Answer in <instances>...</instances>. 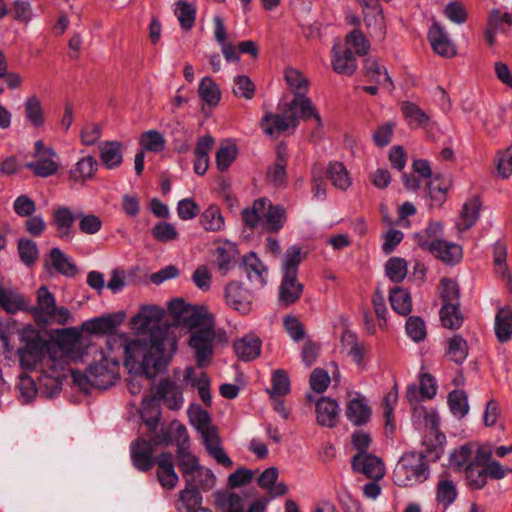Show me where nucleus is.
<instances>
[{"label": "nucleus", "instance_id": "obj_37", "mask_svg": "<svg viewBox=\"0 0 512 512\" xmlns=\"http://www.w3.org/2000/svg\"><path fill=\"white\" fill-rule=\"evenodd\" d=\"M442 234V225L438 222H431L423 231L415 233L414 239L420 248L430 251L432 249L431 243L440 242L442 240Z\"/></svg>", "mask_w": 512, "mask_h": 512}, {"label": "nucleus", "instance_id": "obj_39", "mask_svg": "<svg viewBox=\"0 0 512 512\" xmlns=\"http://www.w3.org/2000/svg\"><path fill=\"white\" fill-rule=\"evenodd\" d=\"M0 306L9 314L27 310L26 302L21 294L2 286L0 287Z\"/></svg>", "mask_w": 512, "mask_h": 512}, {"label": "nucleus", "instance_id": "obj_21", "mask_svg": "<svg viewBox=\"0 0 512 512\" xmlns=\"http://www.w3.org/2000/svg\"><path fill=\"white\" fill-rule=\"evenodd\" d=\"M331 64L334 72L340 75L351 76L357 69V60L351 49L339 45L333 46Z\"/></svg>", "mask_w": 512, "mask_h": 512}, {"label": "nucleus", "instance_id": "obj_24", "mask_svg": "<svg viewBox=\"0 0 512 512\" xmlns=\"http://www.w3.org/2000/svg\"><path fill=\"white\" fill-rule=\"evenodd\" d=\"M316 420L320 426L332 428L336 426L339 416V405L330 397H321L316 402Z\"/></svg>", "mask_w": 512, "mask_h": 512}, {"label": "nucleus", "instance_id": "obj_35", "mask_svg": "<svg viewBox=\"0 0 512 512\" xmlns=\"http://www.w3.org/2000/svg\"><path fill=\"white\" fill-rule=\"evenodd\" d=\"M238 256L237 246L231 242H226L222 246L217 247L216 249V258L217 265L219 271L225 275L231 269L234 268L236 264V259Z\"/></svg>", "mask_w": 512, "mask_h": 512}, {"label": "nucleus", "instance_id": "obj_2", "mask_svg": "<svg viewBox=\"0 0 512 512\" xmlns=\"http://www.w3.org/2000/svg\"><path fill=\"white\" fill-rule=\"evenodd\" d=\"M119 362L100 351V358L90 364L85 372L72 371L74 382L87 391L90 387L107 389L115 384L119 376Z\"/></svg>", "mask_w": 512, "mask_h": 512}, {"label": "nucleus", "instance_id": "obj_56", "mask_svg": "<svg viewBox=\"0 0 512 512\" xmlns=\"http://www.w3.org/2000/svg\"><path fill=\"white\" fill-rule=\"evenodd\" d=\"M365 70L366 76L370 81L386 86L388 89L393 87V83L386 68L380 65L376 60H367Z\"/></svg>", "mask_w": 512, "mask_h": 512}, {"label": "nucleus", "instance_id": "obj_50", "mask_svg": "<svg viewBox=\"0 0 512 512\" xmlns=\"http://www.w3.org/2000/svg\"><path fill=\"white\" fill-rule=\"evenodd\" d=\"M465 477L467 487L471 490H481L487 483L485 467L478 461L466 467Z\"/></svg>", "mask_w": 512, "mask_h": 512}, {"label": "nucleus", "instance_id": "obj_20", "mask_svg": "<svg viewBox=\"0 0 512 512\" xmlns=\"http://www.w3.org/2000/svg\"><path fill=\"white\" fill-rule=\"evenodd\" d=\"M345 415L354 426H363L370 421L372 410L365 396L355 393V396L348 400Z\"/></svg>", "mask_w": 512, "mask_h": 512}, {"label": "nucleus", "instance_id": "obj_14", "mask_svg": "<svg viewBox=\"0 0 512 512\" xmlns=\"http://www.w3.org/2000/svg\"><path fill=\"white\" fill-rule=\"evenodd\" d=\"M130 457L133 466L141 472L151 470L156 464V458L153 457V445L143 438L131 442Z\"/></svg>", "mask_w": 512, "mask_h": 512}, {"label": "nucleus", "instance_id": "obj_32", "mask_svg": "<svg viewBox=\"0 0 512 512\" xmlns=\"http://www.w3.org/2000/svg\"><path fill=\"white\" fill-rule=\"evenodd\" d=\"M262 342L259 337L247 335L234 343V351L239 359L251 361L261 353Z\"/></svg>", "mask_w": 512, "mask_h": 512}, {"label": "nucleus", "instance_id": "obj_52", "mask_svg": "<svg viewBox=\"0 0 512 512\" xmlns=\"http://www.w3.org/2000/svg\"><path fill=\"white\" fill-rule=\"evenodd\" d=\"M200 222L206 231L217 232L224 228V217L218 206L211 205L201 214Z\"/></svg>", "mask_w": 512, "mask_h": 512}, {"label": "nucleus", "instance_id": "obj_12", "mask_svg": "<svg viewBox=\"0 0 512 512\" xmlns=\"http://www.w3.org/2000/svg\"><path fill=\"white\" fill-rule=\"evenodd\" d=\"M260 126L264 133L270 137H278L288 129H295L298 126L297 117L289 115L287 110L283 113H266L261 119Z\"/></svg>", "mask_w": 512, "mask_h": 512}, {"label": "nucleus", "instance_id": "obj_43", "mask_svg": "<svg viewBox=\"0 0 512 512\" xmlns=\"http://www.w3.org/2000/svg\"><path fill=\"white\" fill-rule=\"evenodd\" d=\"M342 343L348 348V355L353 359L355 364L359 367H363L366 348L358 341L356 334L345 331L342 335Z\"/></svg>", "mask_w": 512, "mask_h": 512}, {"label": "nucleus", "instance_id": "obj_42", "mask_svg": "<svg viewBox=\"0 0 512 512\" xmlns=\"http://www.w3.org/2000/svg\"><path fill=\"white\" fill-rule=\"evenodd\" d=\"M174 13L182 29L190 30L195 24L197 9L185 0H178L175 3Z\"/></svg>", "mask_w": 512, "mask_h": 512}, {"label": "nucleus", "instance_id": "obj_3", "mask_svg": "<svg viewBox=\"0 0 512 512\" xmlns=\"http://www.w3.org/2000/svg\"><path fill=\"white\" fill-rule=\"evenodd\" d=\"M303 259L302 249L296 245L288 247L283 255L279 301L285 306L295 303L303 293V285L297 280L298 267Z\"/></svg>", "mask_w": 512, "mask_h": 512}, {"label": "nucleus", "instance_id": "obj_17", "mask_svg": "<svg viewBox=\"0 0 512 512\" xmlns=\"http://www.w3.org/2000/svg\"><path fill=\"white\" fill-rule=\"evenodd\" d=\"M78 219V212L74 213L68 206H59L52 213V223L57 230V236L64 241L74 238V222Z\"/></svg>", "mask_w": 512, "mask_h": 512}, {"label": "nucleus", "instance_id": "obj_44", "mask_svg": "<svg viewBox=\"0 0 512 512\" xmlns=\"http://www.w3.org/2000/svg\"><path fill=\"white\" fill-rule=\"evenodd\" d=\"M55 157L42 156L37 160L26 164V168L31 170L35 176L47 178L57 173L59 164L54 161Z\"/></svg>", "mask_w": 512, "mask_h": 512}, {"label": "nucleus", "instance_id": "obj_30", "mask_svg": "<svg viewBox=\"0 0 512 512\" xmlns=\"http://www.w3.org/2000/svg\"><path fill=\"white\" fill-rule=\"evenodd\" d=\"M177 460L185 482L188 483V485L194 484L193 476L201 467L198 458L193 455L189 449L180 447V449H177Z\"/></svg>", "mask_w": 512, "mask_h": 512}, {"label": "nucleus", "instance_id": "obj_46", "mask_svg": "<svg viewBox=\"0 0 512 512\" xmlns=\"http://www.w3.org/2000/svg\"><path fill=\"white\" fill-rule=\"evenodd\" d=\"M363 13L366 26L375 34L383 37L385 35V20L381 5L378 3L364 10Z\"/></svg>", "mask_w": 512, "mask_h": 512}, {"label": "nucleus", "instance_id": "obj_55", "mask_svg": "<svg viewBox=\"0 0 512 512\" xmlns=\"http://www.w3.org/2000/svg\"><path fill=\"white\" fill-rule=\"evenodd\" d=\"M216 504L222 512H243V498L231 492H217Z\"/></svg>", "mask_w": 512, "mask_h": 512}, {"label": "nucleus", "instance_id": "obj_16", "mask_svg": "<svg viewBox=\"0 0 512 512\" xmlns=\"http://www.w3.org/2000/svg\"><path fill=\"white\" fill-rule=\"evenodd\" d=\"M226 303L241 314H248L252 310V293L238 282H231L225 288Z\"/></svg>", "mask_w": 512, "mask_h": 512}, {"label": "nucleus", "instance_id": "obj_8", "mask_svg": "<svg viewBox=\"0 0 512 512\" xmlns=\"http://www.w3.org/2000/svg\"><path fill=\"white\" fill-rule=\"evenodd\" d=\"M23 339L25 344L18 349L20 365L27 370H31L39 362L43 361L48 353V346L38 334H34L31 337L24 336Z\"/></svg>", "mask_w": 512, "mask_h": 512}, {"label": "nucleus", "instance_id": "obj_48", "mask_svg": "<svg viewBox=\"0 0 512 512\" xmlns=\"http://www.w3.org/2000/svg\"><path fill=\"white\" fill-rule=\"evenodd\" d=\"M480 203L477 199L470 200L463 205L460 213V219L457 222V228L460 231L470 229L478 220Z\"/></svg>", "mask_w": 512, "mask_h": 512}, {"label": "nucleus", "instance_id": "obj_61", "mask_svg": "<svg viewBox=\"0 0 512 512\" xmlns=\"http://www.w3.org/2000/svg\"><path fill=\"white\" fill-rule=\"evenodd\" d=\"M272 398L282 397L290 392V379L284 369H278L272 374V388L268 390Z\"/></svg>", "mask_w": 512, "mask_h": 512}, {"label": "nucleus", "instance_id": "obj_22", "mask_svg": "<svg viewBox=\"0 0 512 512\" xmlns=\"http://www.w3.org/2000/svg\"><path fill=\"white\" fill-rule=\"evenodd\" d=\"M99 158L104 168L113 170L123 162V145L119 141H103L98 145Z\"/></svg>", "mask_w": 512, "mask_h": 512}, {"label": "nucleus", "instance_id": "obj_4", "mask_svg": "<svg viewBox=\"0 0 512 512\" xmlns=\"http://www.w3.org/2000/svg\"><path fill=\"white\" fill-rule=\"evenodd\" d=\"M430 475L427 462L416 452L404 454L393 470V482L399 487H411L425 482Z\"/></svg>", "mask_w": 512, "mask_h": 512}, {"label": "nucleus", "instance_id": "obj_19", "mask_svg": "<svg viewBox=\"0 0 512 512\" xmlns=\"http://www.w3.org/2000/svg\"><path fill=\"white\" fill-rule=\"evenodd\" d=\"M153 397L156 401H165L167 407L171 410H179L183 404V394L181 388L173 381L161 380L153 390Z\"/></svg>", "mask_w": 512, "mask_h": 512}, {"label": "nucleus", "instance_id": "obj_47", "mask_svg": "<svg viewBox=\"0 0 512 512\" xmlns=\"http://www.w3.org/2000/svg\"><path fill=\"white\" fill-rule=\"evenodd\" d=\"M401 111L407 120L408 124L413 127H421L426 125L430 117L415 103L406 101L401 105Z\"/></svg>", "mask_w": 512, "mask_h": 512}, {"label": "nucleus", "instance_id": "obj_58", "mask_svg": "<svg viewBox=\"0 0 512 512\" xmlns=\"http://www.w3.org/2000/svg\"><path fill=\"white\" fill-rule=\"evenodd\" d=\"M269 205V199L259 198L254 201L252 207L245 208L242 212V219L246 226L254 228L261 221L262 213L266 206Z\"/></svg>", "mask_w": 512, "mask_h": 512}, {"label": "nucleus", "instance_id": "obj_10", "mask_svg": "<svg viewBox=\"0 0 512 512\" xmlns=\"http://www.w3.org/2000/svg\"><path fill=\"white\" fill-rule=\"evenodd\" d=\"M98 161L92 155H86L74 163L68 170L70 187H83L91 181L98 171Z\"/></svg>", "mask_w": 512, "mask_h": 512}, {"label": "nucleus", "instance_id": "obj_34", "mask_svg": "<svg viewBox=\"0 0 512 512\" xmlns=\"http://www.w3.org/2000/svg\"><path fill=\"white\" fill-rule=\"evenodd\" d=\"M243 266L247 277L251 282L258 284L259 286H264L266 284L267 268L254 253H250L244 257Z\"/></svg>", "mask_w": 512, "mask_h": 512}, {"label": "nucleus", "instance_id": "obj_40", "mask_svg": "<svg viewBox=\"0 0 512 512\" xmlns=\"http://www.w3.org/2000/svg\"><path fill=\"white\" fill-rule=\"evenodd\" d=\"M140 415L143 422L151 431H154L157 428L161 412L155 397L150 395L143 398Z\"/></svg>", "mask_w": 512, "mask_h": 512}, {"label": "nucleus", "instance_id": "obj_23", "mask_svg": "<svg viewBox=\"0 0 512 512\" xmlns=\"http://www.w3.org/2000/svg\"><path fill=\"white\" fill-rule=\"evenodd\" d=\"M289 115L297 117V120H309L314 118L321 125V117L316 111L312 101L305 94L295 95L287 106Z\"/></svg>", "mask_w": 512, "mask_h": 512}, {"label": "nucleus", "instance_id": "obj_18", "mask_svg": "<svg viewBox=\"0 0 512 512\" xmlns=\"http://www.w3.org/2000/svg\"><path fill=\"white\" fill-rule=\"evenodd\" d=\"M157 480L161 487L166 490H173L179 481L175 471L173 456L170 452H163L156 457Z\"/></svg>", "mask_w": 512, "mask_h": 512}, {"label": "nucleus", "instance_id": "obj_6", "mask_svg": "<svg viewBox=\"0 0 512 512\" xmlns=\"http://www.w3.org/2000/svg\"><path fill=\"white\" fill-rule=\"evenodd\" d=\"M215 331L212 324V317L209 316L205 327L199 328L192 333L189 345L195 352L198 367H206L210 364L214 348Z\"/></svg>", "mask_w": 512, "mask_h": 512}, {"label": "nucleus", "instance_id": "obj_45", "mask_svg": "<svg viewBox=\"0 0 512 512\" xmlns=\"http://www.w3.org/2000/svg\"><path fill=\"white\" fill-rule=\"evenodd\" d=\"M448 358L456 364H462L468 356L467 341L461 335H454L447 341Z\"/></svg>", "mask_w": 512, "mask_h": 512}, {"label": "nucleus", "instance_id": "obj_9", "mask_svg": "<svg viewBox=\"0 0 512 512\" xmlns=\"http://www.w3.org/2000/svg\"><path fill=\"white\" fill-rule=\"evenodd\" d=\"M45 366L46 369L38 377V390L46 397L51 398L61 390V377L64 367L50 357L46 361Z\"/></svg>", "mask_w": 512, "mask_h": 512}, {"label": "nucleus", "instance_id": "obj_31", "mask_svg": "<svg viewBox=\"0 0 512 512\" xmlns=\"http://www.w3.org/2000/svg\"><path fill=\"white\" fill-rule=\"evenodd\" d=\"M24 116L27 123L39 129L45 124V113L40 98L33 94L28 96L24 103Z\"/></svg>", "mask_w": 512, "mask_h": 512}, {"label": "nucleus", "instance_id": "obj_27", "mask_svg": "<svg viewBox=\"0 0 512 512\" xmlns=\"http://www.w3.org/2000/svg\"><path fill=\"white\" fill-rule=\"evenodd\" d=\"M287 220L286 210L282 205H269L265 207L262 213V225L265 231L270 233L279 232Z\"/></svg>", "mask_w": 512, "mask_h": 512}, {"label": "nucleus", "instance_id": "obj_7", "mask_svg": "<svg viewBox=\"0 0 512 512\" xmlns=\"http://www.w3.org/2000/svg\"><path fill=\"white\" fill-rule=\"evenodd\" d=\"M424 419L426 425H430V429L423 437V449L417 454L422 456L426 462H435L443 454L446 437L438 430L439 421L436 413H426Z\"/></svg>", "mask_w": 512, "mask_h": 512}, {"label": "nucleus", "instance_id": "obj_38", "mask_svg": "<svg viewBox=\"0 0 512 512\" xmlns=\"http://www.w3.org/2000/svg\"><path fill=\"white\" fill-rule=\"evenodd\" d=\"M389 301L392 309L399 315L407 316L412 311L410 293L402 287H394L389 291Z\"/></svg>", "mask_w": 512, "mask_h": 512}, {"label": "nucleus", "instance_id": "obj_60", "mask_svg": "<svg viewBox=\"0 0 512 512\" xmlns=\"http://www.w3.org/2000/svg\"><path fill=\"white\" fill-rule=\"evenodd\" d=\"M385 272L392 282L400 283L407 276V262L402 258L392 257L385 264Z\"/></svg>", "mask_w": 512, "mask_h": 512}, {"label": "nucleus", "instance_id": "obj_11", "mask_svg": "<svg viewBox=\"0 0 512 512\" xmlns=\"http://www.w3.org/2000/svg\"><path fill=\"white\" fill-rule=\"evenodd\" d=\"M458 497L457 481L455 476L447 470L442 471L435 485V501L438 506L447 509Z\"/></svg>", "mask_w": 512, "mask_h": 512}, {"label": "nucleus", "instance_id": "obj_26", "mask_svg": "<svg viewBox=\"0 0 512 512\" xmlns=\"http://www.w3.org/2000/svg\"><path fill=\"white\" fill-rule=\"evenodd\" d=\"M431 246L429 252L445 264H457L463 257L462 247L456 243L442 239L440 242L431 243Z\"/></svg>", "mask_w": 512, "mask_h": 512}, {"label": "nucleus", "instance_id": "obj_49", "mask_svg": "<svg viewBox=\"0 0 512 512\" xmlns=\"http://www.w3.org/2000/svg\"><path fill=\"white\" fill-rule=\"evenodd\" d=\"M50 259L53 267L62 275L73 277L77 273V266L61 251L54 247L50 251Z\"/></svg>", "mask_w": 512, "mask_h": 512}, {"label": "nucleus", "instance_id": "obj_36", "mask_svg": "<svg viewBox=\"0 0 512 512\" xmlns=\"http://www.w3.org/2000/svg\"><path fill=\"white\" fill-rule=\"evenodd\" d=\"M214 22V36L216 41L222 46V53L227 61H238L239 56L233 44L227 43V33L224 26V21L219 15H215Z\"/></svg>", "mask_w": 512, "mask_h": 512}, {"label": "nucleus", "instance_id": "obj_1", "mask_svg": "<svg viewBox=\"0 0 512 512\" xmlns=\"http://www.w3.org/2000/svg\"><path fill=\"white\" fill-rule=\"evenodd\" d=\"M164 315V309L159 306L143 305L130 321L137 339L126 347V363H139L147 379L164 371L177 349L169 328L160 325Z\"/></svg>", "mask_w": 512, "mask_h": 512}, {"label": "nucleus", "instance_id": "obj_64", "mask_svg": "<svg viewBox=\"0 0 512 512\" xmlns=\"http://www.w3.org/2000/svg\"><path fill=\"white\" fill-rule=\"evenodd\" d=\"M407 336L414 342H421L426 337V327L423 319L419 316H410L405 324Z\"/></svg>", "mask_w": 512, "mask_h": 512}, {"label": "nucleus", "instance_id": "obj_54", "mask_svg": "<svg viewBox=\"0 0 512 512\" xmlns=\"http://www.w3.org/2000/svg\"><path fill=\"white\" fill-rule=\"evenodd\" d=\"M83 330L91 334H112L116 329L115 320L111 316L97 317L85 321L82 325Z\"/></svg>", "mask_w": 512, "mask_h": 512}, {"label": "nucleus", "instance_id": "obj_63", "mask_svg": "<svg viewBox=\"0 0 512 512\" xmlns=\"http://www.w3.org/2000/svg\"><path fill=\"white\" fill-rule=\"evenodd\" d=\"M448 404L452 414L462 418L469 411L468 398L464 391L453 390L448 395Z\"/></svg>", "mask_w": 512, "mask_h": 512}, {"label": "nucleus", "instance_id": "obj_28", "mask_svg": "<svg viewBox=\"0 0 512 512\" xmlns=\"http://www.w3.org/2000/svg\"><path fill=\"white\" fill-rule=\"evenodd\" d=\"M202 504V495L199 488L186 483L185 488L178 494L176 509L178 512H195Z\"/></svg>", "mask_w": 512, "mask_h": 512}, {"label": "nucleus", "instance_id": "obj_13", "mask_svg": "<svg viewBox=\"0 0 512 512\" xmlns=\"http://www.w3.org/2000/svg\"><path fill=\"white\" fill-rule=\"evenodd\" d=\"M168 309L172 315L182 320L190 327L205 325L210 316L202 313V311L196 309V307L186 304L181 298L170 301Z\"/></svg>", "mask_w": 512, "mask_h": 512}, {"label": "nucleus", "instance_id": "obj_25", "mask_svg": "<svg viewBox=\"0 0 512 512\" xmlns=\"http://www.w3.org/2000/svg\"><path fill=\"white\" fill-rule=\"evenodd\" d=\"M428 40L438 55L451 57L456 54L454 44L439 24L434 23L429 29Z\"/></svg>", "mask_w": 512, "mask_h": 512}, {"label": "nucleus", "instance_id": "obj_57", "mask_svg": "<svg viewBox=\"0 0 512 512\" xmlns=\"http://www.w3.org/2000/svg\"><path fill=\"white\" fill-rule=\"evenodd\" d=\"M284 78L294 96L306 94L309 87V81L299 70L291 67L286 68L284 71Z\"/></svg>", "mask_w": 512, "mask_h": 512}, {"label": "nucleus", "instance_id": "obj_62", "mask_svg": "<svg viewBox=\"0 0 512 512\" xmlns=\"http://www.w3.org/2000/svg\"><path fill=\"white\" fill-rule=\"evenodd\" d=\"M140 145L144 150L159 153L165 149L166 140L157 130H149L141 135Z\"/></svg>", "mask_w": 512, "mask_h": 512}, {"label": "nucleus", "instance_id": "obj_41", "mask_svg": "<svg viewBox=\"0 0 512 512\" xmlns=\"http://www.w3.org/2000/svg\"><path fill=\"white\" fill-rule=\"evenodd\" d=\"M198 93L202 101L209 106L214 107L220 102L221 91L211 77L206 76L201 79Z\"/></svg>", "mask_w": 512, "mask_h": 512}, {"label": "nucleus", "instance_id": "obj_29", "mask_svg": "<svg viewBox=\"0 0 512 512\" xmlns=\"http://www.w3.org/2000/svg\"><path fill=\"white\" fill-rule=\"evenodd\" d=\"M204 446L211 457H213L217 463L224 467L230 468L233 465L232 460L224 451L220 438L215 430L206 431L202 435Z\"/></svg>", "mask_w": 512, "mask_h": 512}, {"label": "nucleus", "instance_id": "obj_59", "mask_svg": "<svg viewBox=\"0 0 512 512\" xmlns=\"http://www.w3.org/2000/svg\"><path fill=\"white\" fill-rule=\"evenodd\" d=\"M440 320L444 327L458 329L463 323V315L454 304H443L440 310Z\"/></svg>", "mask_w": 512, "mask_h": 512}, {"label": "nucleus", "instance_id": "obj_5", "mask_svg": "<svg viewBox=\"0 0 512 512\" xmlns=\"http://www.w3.org/2000/svg\"><path fill=\"white\" fill-rule=\"evenodd\" d=\"M38 324L66 325L72 320L71 312L64 306L58 307L54 295L46 286L37 290V305L30 309Z\"/></svg>", "mask_w": 512, "mask_h": 512}, {"label": "nucleus", "instance_id": "obj_15", "mask_svg": "<svg viewBox=\"0 0 512 512\" xmlns=\"http://www.w3.org/2000/svg\"><path fill=\"white\" fill-rule=\"evenodd\" d=\"M351 467L355 473L365 475L373 480H380L385 474L384 464L373 454H355L351 459Z\"/></svg>", "mask_w": 512, "mask_h": 512}, {"label": "nucleus", "instance_id": "obj_33", "mask_svg": "<svg viewBox=\"0 0 512 512\" xmlns=\"http://www.w3.org/2000/svg\"><path fill=\"white\" fill-rule=\"evenodd\" d=\"M494 330L500 343L508 342L512 338V309L501 307L495 315Z\"/></svg>", "mask_w": 512, "mask_h": 512}, {"label": "nucleus", "instance_id": "obj_51", "mask_svg": "<svg viewBox=\"0 0 512 512\" xmlns=\"http://www.w3.org/2000/svg\"><path fill=\"white\" fill-rule=\"evenodd\" d=\"M327 176L333 186L341 190H347L352 184L348 171L341 162L330 163L327 168Z\"/></svg>", "mask_w": 512, "mask_h": 512}, {"label": "nucleus", "instance_id": "obj_53", "mask_svg": "<svg viewBox=\"0 0 512 512\" xmlns=\"http://www.w3.org/2000/svg\"><path fill=\"white\" fill-rule=\"evenodd\" d=\"M238 155V148L236 144L225 141L222 142L216 152V165L218 170L225 171L235 161Z\"/></svg>", "mask_w": 512, "mask_h": 512}]
</instances>
